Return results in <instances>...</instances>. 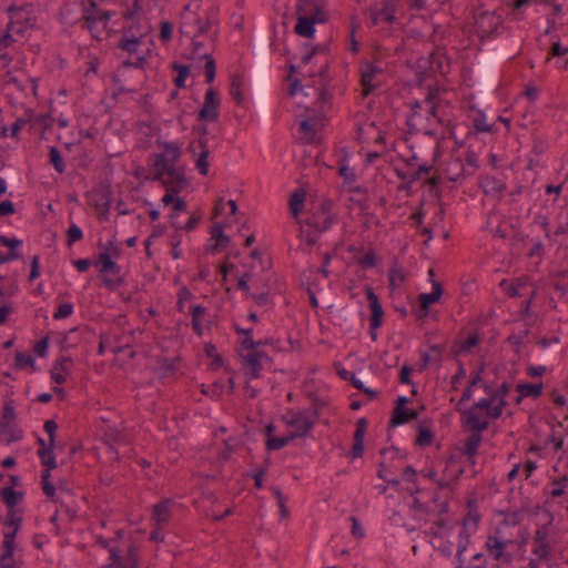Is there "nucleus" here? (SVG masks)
<instances>
[{"instance_id": "nucleus-1", "label": "nucleus", "mask_w": 568, "mask_h": 568, "mask_svg": "<svg viewBox=\"0 0 568 568\" xmlns=\"http://www.w3.org/2000/svg\"><path fill=\"white\" fill-rule=\"evenodd\" d=\"M460 414L463 427L469 429L470 435L465 439L462 453L467 457H474L478 454V448L483 440V433L488 429L489 420L481 416L473 407L457 408Z\"/></svg>"}, {"instance_id": "nucleus-2", "label": "nucleus", "mask_w": 568, "mask_h": 568, "mask_svg": "<svg viewBox=\"0 0 568 568\" xmlns=\"http://www.w3.org/2000/svg\"><path fill=\"white\" fill-rule=\"evenodd\" d=\"M296 23L294 26V32L306 39H314L316 34V24H324L329 20V13L327 10H322L321 7H316L315 10H298L295 9Z\"/></svg>"}, {"instance_id": "nucleus-3", "label": "nucleus", "mask_w": 568, "mask_h": 568, "mask_svg": "<svg viewBox=\"0 0 568 568\" xmlns=\"http://www.w3.org/2000/svg\"><path fill=\"white\" fill-rule=\"evenodd\" d=\"M504 17L498 10H481L475 13L476 33L481 41L494 40L500 36Z\"/></svg>"}, {"instance_id": "nucleus-4", "label": "nucleus", "mask_w": 568, "mask_h": 568, "mask_svg": "<svg viewBox=\"0 0 568 568\" xmlns=\"http://www.w3.org/2000/svg\"><path fill=\"white\" fill-rule=\"evenodd\" d=\"M412 399L407 396L400 395L394 400V407L387 423V429L392 430L413 420L419 416V412L415 408H409L407 405Z\"/></svg>"}, {"instance_id": "nucleus-5", "label": "nucleus", "mask_w": 568, "mask_h": 568, "mask_svg": "<svg viewBox=\"0 0 568 568\" xmlns=\"http://www.w3.org/2000/svg\"><path fill=\"white\" fill-rule=\"evenodd\" d=\"M254 89L260 111L267 116L268 72L266 58L260 59L254 70Z\"/></svg>"}, {"instance_id": "nucleus-6", "label": "nucleus", "mask_w": 568, "mask_h": 568, "mask_svg": "<svg viewBox=\"0 0 568 568\" xmlns=\"http://www.w3.org/2000/svg\"><path fill=\"white\" fill-rule=\"evenodd\" d=\"M221 99L215 88L210 87L204 94L203 106L197 112V120L201 122L214 123L220 118Z\"/></svg>"}, {"instance_id": "nucleus-7", "label": "nucleus", "mask_w": 568, "mask_h": 568, "mask_svg": "<svg viewBox=\"0 0 568 568\" xmlns=\"http://www.w3.org/2000/svg\"><path fill=\"white\" fill-rule=\"evenodd\" d=\"M442 55L437 52H432L426 58H419L416 63L417 85H422L427 78H430L437 71L442 72Z\"/></svg>"}, {"instance_id": "nucleus-8", "label": "nucleus", "mask_w": 568, "mask_h": 568, "mask_svg": "<svg viewBox=\"0 0 568 568\" xmlns=\"http://www.w3.org/2000/svg\"><path fill=\"white\" fill-rule=\"evenodd\" d=\"M196 37V34L194 36ZM191 54L187 57L190 60H194L199 58L200 60H204V75H205V82L211 84L214 82L216 78V61L210 53L201 54L200 51L204 47V43L202 41L195 40V38L192 39L191 42Z\"/></svg>"}, {"instance_id": "nucleus-9", "label": "nucleus", "mask_w": 568, "mask_h": 568, "mask_svg": "<svg viewBox=\"0 0 568 568\" xmlns=\"http://www.w3.org/2000/svg\"><path fill=\"white\" fill-rule=\"evenodd\" d=\"M287 414H291V417L290 420L286 422V425L295 428V430L292 432L295 438H306L315 427V420L305 417V412H295L292 408L287 409Z\"/></svg>"}, {"instance_id": "nucleus-10", "label": "nucleus", "mask_w": 568, "mask_h": 568, "mask_svg": "<svg viewBox=\"0 0 568 568\" xmlns=\"http://www.w3.org/2000/svg\"><path fill=\"white\" fill-rule=\"evenodd\" d=\"M193 132L199 134L197 142H199V146L201 149V152L195 160V168L197 169V171L201 175L205 176L209 174V169H210V163H209L210 151H209V146H207V139L205 138V135L209 133V129L205 124L194 125Z\"/></svg>"}, {"instance_id": "nucleus-11", "label": "nucleus", "mask_w": 568, "mask_h": 568, "mask_svg": "<svg viewBox=\"0 0 568 568\" xmlns=\"http://www.w3.org/2000/svg\"><path fill=\"white\" fill-rule=\"evenodd\" d=\"M364 292L368 301V307L371 311L369 324H372L373 329L381 328L384 324L385 316V312L381 303V300L378 295L374 292L373 287L368 284L365 285Z\"/></svg>"}, {"instance_id": "nucleus-12", "label": "nucleus", "mask_w": 568, "mask_h": 568, "mask_svg": "<svg viewBox=\"0 0 568 568\" xmlns=\"http://www.w3.org/2000/svg\"><path fill=\"white\" fill-rule=\"evenodd\" d=\"M513 540H503L499 539L496 535H489L487 537L485 547L495 560H503L505 564L509 565L511 564L514 557L510 552H505V549L508 545H513Z\"/></svg>"}, {"instance_id": "nucleus-13", "label": "nucleus", "mask_w": 568, "mask_h": 568, "mask_svg": "<svg viewBox=\"0 0 568 568\" xmlns=\"http://www.w3.org/2000/svg\"><path fill=\"white\" fill-rule=\"evenodd\" d=\"M368 427V419L366 417H361L356 422V428L353 434V445L347 456L352 459L361 458L365 452V435Z\"/></svg>"}, {"instance_id": "nucleus-14", "label": "nucleus", "mask_w": 568, "mask_h": 568, "mask_svg": "<svg viewBox=\"0 0 568 568\" xmlns=\"http://www.w3.org/2000/svg\"><path fill=\"white\" fill-rule=\"evenodd\" d=\"M226 224L224 222L215 223L211 230V240H214V244H205L204 251L206 254L215 255L222 248H225L231 243V237L224 233Z\"/></svg>"}, {"instance_id": "nucleus-15", "label": "nucleus", "mask_w": 568, "mask_h": 568, "mask_svg": "<svg viewBox=\"0 0 568 568\" xmlns=\"http://www.w3.org/2000/svg\"><path fill=\"white\" fill-rule=\"evenodd\" d=\"M383 69L369 61H365L361 69V85L363 87L362 94L364 98L371 95L377 85L373 83V79L377 73H382Z\"/></svg>"}, {"instance_id": "nucleus-16", "label": "nucleus", "mask_w": 568, "mask_h": 568, "mask_svg": "<svg viewBox=\"0 0 568 568\" xmlns=\"http://www.w3.org/2000/svg\"><path fill=\"white\" fill-rule=\"evenodd\" d=\"M92 195L94 207L101 211V214L106 220L112 203L111 186L109 184H101L100 186L93 189Z\"/></svg>"}, {"instance_id": "nucleus-17", "label": "nucleus", "mask_w": 568, "mask_h": 568, "mask_svg": "<svg viewBox=\"0 0 568 568\" xmlns=\"http://www.w3.org/2000/svg\"><path fill=\"white\" fill-rule=\"evenodd\" d=\"M243 365L244 367L250 368V378H260L261 372L263 369L262 366V359H270L272 361V357H270L265 352L263 351H251L246 355L242 356Z\"/></svg>"}, {"instance_id": "nucleus-18", "label": "nucleus", "mask_w": 568, "mask_h": 568, "mask_svg": "<svg viewBox=\"0 0 568 568\" xmlns=\"http://www.w3.org/2000/svg\"><path fill=\"white\" fill-rule=\"evenodd\" d=\"M73 365L71 356H59L52 364L50 369V378L53 383L62 385L67 382L65 374L69 373L70 366Z\"/></svg>"}, {"instance_id": "nucleus-19", "label": "nucleus", "mask_w": 568, "mask_h": 568, "mask_svg": "<svg viewBox=\"0 0 568 568\" xmlns=\"http://www.w3.org/2000/svg\"><path fill=\"white\" fill-rule=\"evenodd\" d=\"M471 110L476 111V115L473 119V129L467 132L466 139L475 138L479 133L494 134L497 132L494 124L486 122V113L484 110L475 109V106H471Z\"/></svg>"}, {"instance_id": "nucleus-20", "label": "nucleus", "mask_w": 568, "mask_h": 568, "mask_svg": "<svg viewBox=\"0 0 568 568\" xmlns=\"http://www.w3.org/2000/svg\"><path fill=\"white\" fill-rule=\"evenodd\" d=\"M434 439L435 432L433 429V420L430 418H425L420 420L417 425L415 445H417L420 448H425L430 446Z\"/></svg>"}, {"instance_id": "nucleus-21", "label": "nucleus", "mask_w": 568, "mask_h": 568, "mask_svg": "<svg viewBox=\"0 0 568 568\" xmlns=\"http://www.w3.org/2000/svg\"><path fill=\"white\" fill-rule=\"evenodd\" d=\"M478 185L486 195L501 194L507 189L504 181L489 174L480 175Z\"/></svg>"}, {"instance_id": "nucleus-22", "label": "nucleus", "mask_w": 568, "mask_h": 568, "mask_svg": "<svg viewBox=\"0 0 568 568\" xmlns=\"http://www.w3.org/2000/svg\"><path fill=\"white\" fill-rule=\"evenodd\" d=\"M24 498V491H19L12 486H6L0 489V500L7 508V511L18 510L17 505Z\"/></svg>"}, {"instance_id": "nucleus-23", "label": "nucleus", "mask_w": 568, "mask_h": 568, "mask_svg": "<svg viewBox=\"0 0 568 568\" xmlns=\"http://www.w3.org/2000/svg\"><path fill=\"white\" fill-rule=\"evenodd\" d=\"M444 293V286L439 281L432 280V292L420 293L417 296V303L430 310V305L439 303Z\"/></svg>"}, {"instance_id": "nucleus-24", "label": "nucleus", "mask_w": 568, "mask_h": 568, "mask_svg": "<svg viewBox=\"0 0 568 568\" xmlns=\"http://www.w3.org/2000/svg\"><path fill=\"white\" fill-rule=\"evenodd\" d=\"M301 225H306L310 230L317 231L320 233L328 231L333 226V215L328 214L320 221V215L317 213H313L311 216L298 222Z\"/></svg>"}, {"instance_id": "nucleus-25", "label": "nucleus", "mask_w": 568, "mask_h": 568, "mask_svg": "<svg viewBox=\"0 0 568 568\" xmlns=\"http://www.w3.org/2000/svg\"><path fill=\"white\" fill-rule=\"evenodd\" d=\"M17 413L13 399L3 403L2 413L0 417V436L6 435L10 426L16 423Z\"/></svg>"}, {"instance_id": "nucleus-26", "label": "nucleus", "mask_w": 568, "mask_h": 568, "mask_svg": "<svg viewBox=\"0 0 568 568\" xmlns=\"http://www.w3.org/2000/svg\"><path fill=\"white\" fill-rule=\"evenodd\" d=\"M168 183L171 187L178 189L181 192L190 185V180L185 175V168L183 165L171 168L168 173Z\"/></svg>"}, {"instance_id": "nucleus-27", "label": "nucleus", "mask_w": 568, "mask_h": 568, "mask_svg": "<svg viewBox=\"0 0 568 568\" xmlns=\"http://www.w3.org/2000/svg\"><path fill=\"white\" fill-rule=\"evenodd\" d=\"M172 504H173L172 499L164 498L153 506L152 519L156 523V525H164V524L169 523L170 510H171Z\"/></svg>"}, {"instance_id": "nucleus-28", "label": "nucleus", "mask_w": 568, "mask_h": 568, "mask_svg": "<svg viewBox=\"0 0 568 568\" xmlns=\"http://www.w3.org/2000/svg\"><path fill=\"white\" fill-rule=\"evenodd\" d=\"M343 156L338 160V175L343 178L344 184L352 185L356 182L357 175L354 170L348 166L349 153L346 148L341 150Z\"/></svg>"}, {"instance_id": "nucleus-29", "label": "nucleus", "mask_w": 568, "mask_h": 568, "mask_svg": "<svg viewBox=\"0 0 568 568\" xmlns=\"http://www.w3.org/2000/svg\"><path fill=\"white\" fill-rule=\"evenodd\" d=\"M180 361V356H176L173 359H170L164 356H159L156 358V373L159 377L164 378L173 376L178 371L176 363H179Z\"/></svg>"}, {"instance_id": "nucleus-30", "label": "nucleus", "mask_w": 568, "mask_h": 568, "mask_svg": "<svg viewBox=\"0 0 568 568\" xmlns=\"http://www.w3.org/2000/svg\"><path fill=\"white\" fill-rule=\"evenodd\" d=\"M287 70H288V73H287V77H286V81L290 82V85L287 88V95L293 98L298 92L303 91L304 85L302 84V79L297 75V73H298V67L297 65H295L294 63L290 62L288 65H287Z\"/></svg>"}, {"instance_id": "nucleus-31", "label": "nucleus", "mask_w": 568, "mask_h": 568, "mask_svg": "<svg viewBox=\"0 0 568 568\" xmlns=\"http://www.w3.org/2000/svg\"><path fill=\"white\" fill-rule=\"evenodd\" d=\"M7 12L10 14L9 22H12L13 27L22 28L24 32L28 30L30 18L26 14L23 7L11 4Z\"/></svg>"}, {"instance_id": "nucleus-32", "label": "nucleus", "mask_w": 568, "mask_h": 568, "mask_svg": "<svg viewBox=\"0 0 568 568\" xmlns=\"http://www.w3.org/2000/svg\"><path fill=\"white\" fill-rule=\"evenodd\" d=\"M170 68L172 71L176 72V75L173 78L174 87L176 89H184L186 87V79L191 75V64L173 61Z\"/></svg>"}, {"instance_id": "nucleus-33", "label": "nucleus", "mask_w": 568, "mask_h": 568, "mask_svg": "<svg viewBox=\"0 0 568 568\" xmlns=\"http://www.w3.org/2000/svg\"><path fill=\"white\" fill-rule=\"evenodd\" d=\"M151 159H154L153 164H152L153 173L149 174L148 176H144V182L159 181L162 183V181H165L163 179V175H165V174L168 175L171 166H163L162 154H153L151 156Z\"/></svg>"}, {"instance_id": "nucleus-34", "label": "nucleus", "mask_w": 568, "mask_h": 568, "mask_svg": "<svg viewBox=\"0 0 568 568\" xmlns=\"http://www.w3.org/2000/svg\"><path fill=\"white\" fill-rule=\"evenodd\" d=\"M544 383L524 382L516 385V392L521 394V397H530L534 399L539 398L542 395Z\"/></svg>"}, {"instance_id": "nucleus-35", "label": "nucleus", "mask_w": 568, "mask_h": 568, "mask_svg": "<svg viewBox=\"0 0 568 568\" xmlns=\"http://www.w3.org/2000/svg\"><path fill=\"white\" fill-rule=\"evenodd\" d=\"M305 200H306V192L302 187L295 189L291 193L290 200H288V206H290V212H291L292 216L297 217L302 213Z\"/></svg>"}, {"instance_id": "nucleus-36", "label": "nucleus", "mask_w": 568, "mask_h": 568, "mask_svg": "<svg viewBox=\"0 0 568 568\" xmlns=\"http://www.w3.org/2000/svg\"><path fill=\"white\" fill-rule=\"evenodd\" d=\"M242 87H243L242 74H240V73L232 74L231 81H230L229 93L237 106H244V95H243Z\"/></svg>"}, {"instance_id": "nucleus-37", "label": "nucleus", "mask_w": 568, "mask_h": 568, "mask_svg": "<svg viewBox=\"0 0 568 568\" xmlns=\"http://www.w3.org/2000/svg\"><path fill=\"white\" fill-rule=\"evenodd\" d=\"M0 245L8 248L7 253H12V260H22L23 255L19 251L23 245V241L17 237H9L7 235L0 234Z\"/></svg>"}, {"instance_id": "nucleus-38", "label": "nucleus", "mask_w": 568, "mask_h": 568, "mask_svg": "<svg viewBox=\"0 0 568 568\" xmlns=\"http://www.w3.org/2000/svg\"><path fill=\"white\" fill-rule=\"evenodd\" d=\"M18 531L9 530L3 531V540L1 544V555L6 559H10L11 557H14V551L17 548L16 545V538H17Z\"/></svg>"}, {"instance_id": "nucleus-39", "label": "nucleus", "mask_w": 568, "mask_h": 568, "mask_svg": "<svg viewBox=\"0 0 568 568\" xmlns=\"http://www.w3.org/2000/svg\"><path fill=\"white\" fill-rule=\"evenodd\" d=\"M295 439L296 438L292 432H288L286 435L281 437L270 438V440L264 442L265 450L267 452V454L281 450Z\"/></svg>"}, {"instance_id": "nucleus-40", "label": "nucleus", "mask_w": 568, "mask_h": 568, "mask_svg": "<svg viewBox=\"0 0 568 568\" xmlns=\"http://www.w3.org/2000/svg\"><path fill=\"white\" fill-rule=\"evenodd\" d=\"M156 144L164 149L163 153L169 156L171 163H176L180 160L182 155V144L179 141L163 142L161 139H158Z\"/></svg>"}, {"instance_id": "nucleus-41", "label": "nucleus", "mask_w": 568, "mask_h": 568, "mask_svg": "<svg viewBox=\"0 0 568 568\" xmlns=\"http://www.w3.org/2000/svg\"><path fill=\"white\" fill-rule=\"evenodd\" d=\"M204 353L209 358L212 359L209 364L210 371L215 372L224 366V358L221 354L217 353L216 346L213 343L204 344Z\"/></svg>"}, {"instance_id": "nucleus-42", "label": "nucleus", "mask_w": 568, "mask_h": 568, "mask_svg": "<svg viewBox=\"0 0 568 568\" xmlns=\"http://www.w3.org/2000/svg\"><path fill=\"white\" fill-rule=\"evenodd\" d=\"M12 32L18 36H23L24 29L16 28L13 27L12 22H8L6 29L2 31V34L0 36V51L7 49L16 41V39L12 36Z\"/></svg>"}, {"instance_id": "nucleus-43", "label": "nucleus", "mask_w": 568, "mask_h": 568, "mask_svg": "<svg viewBox=\"0 0 568 568\" xmlns=\"http://www.w3.org/2000/svg\"><path fill=\"white\" fill-rule=\"evenodd\" d=\"M496 514L505 517L500 521V525L506 526V527L518 526L524 520V516L521 515V511H517V509L516 510L499 509L496 511Z\"/></svg>"}, {"instance_id": "nucleus-44", "label": "nucleus", "mask_w": 568, "mask_h": 568, "mask_svg": "<svg viewBox=\"0 0 568 568\" xmlns=\"http://www.w3.org/2000/svg\"><path fill=\"white\" fill-rule=\"evenodd\" d=\"M306 396L311 400L312 405L307 410H304L305 415L310 414L313 417L312 419L315 420L320 417L321 409L327 405V402L321 398L316 392H308Z\"/></svg>"}, {"instance_id": "nucleus-45", "label": "nucleus", "mask_w": 568, "mask_h": 568, "mask_svg": "<svg viewBox=\"0 0 568 568\" xmlns=\"http://www.w3.org/2000/svg\"><path fill=\"white\" fill-rule=\"evenodd\" d=\"M112 17V12L108 10H101L97 12V14H83L84 26L83 28L88 29L90 32L93 31V28L98 21H103L106 23Z\"/></svg>"}, {"instance_id": "nucleus-46", "label": "nucleus", "mask_w": 568, "mask_h": 568, "mask_svg": "<svg viewBox=\"0 0 568 568\" xmlns=\"http://www.w3.org/2000/svg\"><path fill=\"white\" fill-rule=\"evenodd\" d=\"M397 7L398 0H383V8L377 10V14H381L385 22L392 24L396 21Z\"/></svg>"}, {"instance_id": "nucleus-47", "label": "nucleus", "mask_w": 568, "mask_h": 568, "mask_svg": "<svg viewBox=\"0 0 568 568\" xmlns=\"http://www.w3.org/2000/svg\"><path fill=\"white\" fill-rule=\"evenodd\" d=\"M49 163L53 166V169L62 174L65 171V163L62 156L61 151L58 146L51 145L48 151Z\"/></svg>"}, {"instance_id": "nucleus-48", "label": "nucleus", "mask_w": 568, "mask_h": 568, "mask_svg": "<svg viewBox=\"0 0 568 568\" xmlns=\"http://www.w3.org/2000/svg\"><path fill=\"white\" fill-rule=\"evenodd\" d=\"M536 3L537 0H514L508 6L511 8V12L506 16L510 21H520L524 19V13L521 9L530 6L531 3Z\"/></svg>"}, {"instance_id": "nucleus-49", "label": "nucleus", "mask_w": 568, "mask_h": 568, "mask_svg": "<svg viewBox=\"0 0 568 568\" xmlns=\"http://www.w3.org/2000/svg\"><path fill=\"white\" fill-rule=\"evenodd\" d=\"M14 367L17 369H26L28 367H30L32 371L39 369L33 356L20 351H17L14 354Z\"/></svg>"}, {"instance_id": "nucleus-50", "label": "nucleus", "mask_w": 568, "mask_h": 568, "mask_svg": "<svg viewBox=\"0 0 568 568\" xmlns=\"http://www.w3.org/2000/svg\"><path fill=\"white\" fill-rule=\"evenodd\" d=\"M355 261L363 270H371L378 265L381 257L377 255L374 248H369L361 257H355Z\"/></svg>"}, {"instance_id": "nucleus-51", "label": "nucleus", "mask_w": 568, "mask_h": 568, "mask_svg": "<svg viewBox=\"0 0 568 568\" xmlns=\"http://www.w3.org/2000/svg\"><path fill=\"white\" fill-rule=\"evenodd\" d=\"M23 521V509L7 511V518L3 521L6 527L12 528L14 531H19L22 527Z\"/></svg>"}, {"instance_id": "nucleus-52", "label": "nucleus", "mask_w": 568, "mask_h": 568, "mask_svg": "<svg viewBox=\"0 0 568 568\" xmlns=\"http://www.w3.org/2000/svg\"><path fill=\"white\" fill-rule=\"evenodd\" d=\"M250 346H252V351L257 349L262 346H272L275 352H286V348L281 346V339L274 337H265L257 341H247Z\"/></svg>"}, {"instance_id": "nucleus-53", "label": "nucleus", "mask_w": 568, "mask_h": 568, "mask_svg": "<svg viewBox=\"0 0 568 568\" xmlns=\"http://www.w3.org/2000/svg\"><path fill=\"white\" fill-rule=\"evenodd\" d=\"M141 41H142V36H140V37H136V36L128 37L126 34H124L121 38V40H120V42L118 44V48L126 51L130 54H133V53L138 52V47L141 43Z\"/></svg>"}, {"instance_id": "nucleus-54", "label": "nucleus", "mask_w": 568, "mask_h": 568, "mask_svg": "<svg viewBox=\"0 0 568 568\" xmlns=\"http://www.w3.org/2000/svg\"><path fill=\"white\" fill-rule=\"evenodd\" d=\"M26 118H18L11 125H10V136L11 138H18L20 131L22 128L30 121H32L34 116V112L32 109H28L24 112Z\"/></svg>"}, {"instance_id": "nucleus-55", "label": "nucleus", "mask_w": 568, "mask_h": 568, "mask_svg": "<svg viewBox=\"0 0 568 568\" xmlns=\"http://www.w3.org/2000/svg\"><path fill=\"white\" fill-rule=\"evenodd\" d=\"M484 392L496 402L497 398L507 396L510 390V385L508 382H503L498 388L494 389L488 383H483Z\"/></svg>"}, {"instance_id": "nucleus-56", "label": "nucleus", "mask_w": 568, "mask_h": 568, "mask_svg": "<svg viewBox=\"0 0 568 568\" xmlns=\"http://www.w3.org/2000/svg\"><path fill=\"white\" fill-rule=\"evenodd\" d=\"M471 532L468 530V527H463L458 534V544L456 551V559L463 556V554L467 550L470 544Z\"/></svg>"}, {"instance_id": "nucleus-57", "label": "nucleus", "mask_w": 568, "mask_h": 568, "mask_svg": "<svg viewBox=\"0 0 568 568\" xmlns=\"http://www.w3.org/2000/svg\"><path fill=\"white\" fill-rule=\"evenodd\" d=\"M115 262V258L112 257V254L109 252H100L95 257L94 265L100 266V273L105 274L109 272L110 267Z\"/></svg>"}, {"instance_id": "nucleus-58", "label": "nucleus", "mask_w": 568, "mask_h": 568, "mask_svg": "<svg viewBox=\"0 0 568 568\" xmlns=\"http://www.w3.org/2000/svg\"><path fill=\"white\" fill-rule=\"evenodd\" d=\"M7 434L8 436L6 438H2V436H0V442H2L4 445H10L12 443L20 442L24 437L23 429L20 428L17 423H13V425L10 426Z\"/></svg>"}, {"instance_id": "nucleus-59", "label": "nucleus", "mask_w": 568, "mask_h": 568, "mask_svg": "<svg viewBox=\"0 0 568 568\" xmlns=\"http://www.w3.org/2000/svg\"><path fill=\"white\" fill-rule=\"evenodd\" d=\"M551 485L554 486L550 491V497L552 499L561 497L565 494V488L568 485V475L565 474L560 477L554 478L551 481Z\"/></svg>"}, {"instance_id": "nucleus-60", "label": "nucleus", "mask_w": 568, "mask_h": 568, "mask_svg": "<svg viewBox=\"0 0 568 568\" xmlns=\"http://www.w3.org/2000/svg\"><path fill=\"white\" fill-rule=\"evenodd\" d=\"M334 369L341 379L349 382L354 388H356V382H362L354 372L347 371L339 362L334 363Z\"/></svg>"}, {"instance_id": "nucleus-61", "label": "nucleus", "mask_w": 568, "mask_h": 568, "mask_svg": "<svg viewBox=\"0 0 568 568\" xmlns=\"http://www.w3.org/2000/svg\"><path fill=\"white\" fill-rule=\"evenodd\" d=\"M67 245L71 247L74 243L81 241L84 236L82 229L75 223L71 222L67 232Z\"/></svg>"}, {"instance_id": "nucleus-62", "label": "nucleus", "mask_w": 568, "mask_h": 568, "mask_svg": "<svg viewBox=\"0 0 568 568\" xmlns=\"http://www.w3.org/2000/svg\"><path fill=\"white\" fill-rule=\"evenodd\" d=\"M524 295H527V300L521 303L519 313L521 317H530L534 315L531 305L538 295L537 288H532L529 293H524Z\"/></svg>"}, {"instance_id": "nucleus-63", "label": "nucleus", "mask_w": 568, "mask_h": 568, "mask_svg": "<svg viewBox=\"0 0 568 568\" xmlns=\"http://www.w3.org/2000/svg\"><path fill=\"white\" fill-rule=\"evenodd\" d=\"M104 444L113 449V444H118L123 439V434L116 427H108L104 432Z\"/></svg>"}, {"instance_id": "nucleus-64", "label": "nucleus", "mask_w": 568, "mask_h": 568, "mask_svg": "<svg viewBox=\"0 0 568 568\" xmlns=\"http://www.w3.org/2000/svg\"><path fill=\"white\" fill-rule=\"evenodd\" d=\"M126 568H139L140 558H139V547L132 542L126 550Z\"/></svg>"}]
</instances>
